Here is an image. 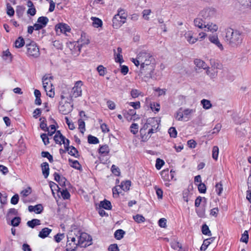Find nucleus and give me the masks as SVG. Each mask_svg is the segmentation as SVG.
<instances>
[{"label":"nucleus","mask_w":251,"mask_h":251,"mask_svg":"<svg viewBox=\"0 0 251 251\" xmlns=\"http://www.w3.org/2000/svg\"><path fill=\"white\" fill-rule=\"evenodd\" d=\"M155 66L156 60L153 56L150 53L142 52V75L145 81L157 79V76L154 74Z\"/></svg>","instance_id":"f257e3e1"},{"label":"nucleus","mask_w":251,"mask_h":251,"mask_svg":"<svg viewBox=\"0 0 251 251\" xmlns=\"http://www.w3.org/2000/svg\"><path fill=\"white\" fill-rule=\"evenodd\" d=\"M225 41L232 47L237 46L242 41V32L232 28H227L226 30Z\"/></svg>","instance_id":"f03ea898"},{"label":"nucleus","mask_w":251,"mask_h":251,"mask_svg":"<svg viewBox=\"0 0 251 251\" xmlns=\"http://www.w3.org/2000/svg\"><path fill=\"white\" fill-rule=\"evenodd\" d=\"M82 85L83 83L81 81H76L72 88H67L62 91V97L67 98L70 101H73V98H77L81 95Z\"/></svg>","instance_id":"7ed1b4c3"},{"label":"nucleus","mask_w":251,"mask_h":251,"mask_svg":"<svg viewBox=\"0 0 251 251\" xmlns=\"http://www.w3.org/2000/svg\"><path fill=\"white\" fill-rule=\"evenodd\" d=\"M61 101L59 102L58 109L60 113L66 115L69 113L73 109L72 101L68 100L67 98L62 97V93L61 95Z\"/></svg>","instance_id":"20e7f679"},{"label":"nucleus","mask_w":251,"mask_h":251,"mask_svg":"<svg viewBox=\"0 0 251 251\" xmlns=\"http://www.w3.org/2000/svg\"><path fill=\"white\" fill-rule=\"evenodd\" d=\"M77 244L82 248H85L92 244L91 237L85 232L78 233Z\"/></svg>","instance_id":"39448f33"},{"label":"nucleus","mask_w":251,"mask_h":251,"mask_svg":"<svg viewBox=\"0 0 251 251\" xmlns=\"http://www.w3.org/2000/svg\"><path fill=\"white\" fill-rule=\"evenodd\" d=\"M26 48L27 56L33 58H37L40 56L39 48L35 42H31L27 44Z\"/></svg>","instance_id":"423d86ee"},{"label":"nucleus","mask_w":251,"mask_h":251,"mask_svg":"<svg viewBox=\"0 0 251 251\" xmlns=\"http://www.w3.org/2000/svg\"><path fill=\"white\" fill-rule=\"evenodd\" d=\"M126 14L124 10L119 11L118 13L114 16L113 18V25L118 28L126 22Z\"/></svg>","instance_id":"0eeeda50"},{"label":"nucleus","mask_w":251,"mask_h":251,"mask_svg":"<svg viewBox=\"0 0 251 251\" xmlns=\"http://www.w3.org/2000/svg\"><path fill=\"white\" fill-rule=\"evenodd\" d=\"M158 121L155 118H150L147 120L143 128L144 130L149 129V132H153L158 127Z\"/></svg>","instance_id":"6e6552de"},{"label":"nucleus","mask_w":251,"mask_h":251,"mask_svg":"<svg viewBox=\"0 0 251 251\" xmlns=\"http://www.w3.org/2000/svg\"><path fill=\"white\" fill-rule=\"evenodd\" d=\"M216 15V10L215 9L210 7L203 9L199 14V16L204 20H209L215 17Z\"/></svg>","instance_id":"1a4fd4ad"},{"label":"nucleus","mask_w":251,"mask_h":251,"mask_svg":"<svg viewBox=\"0 0 251 251\" xmlns=\"http://www.w3.org/2000/svg\"><path fill=\"white\" fill-rule=\"evenodd\" d=\"M55 30L58 34H66L67 32H69L71 31V28L67 24L59 23L55 25Z\"/></svg>","instance_id":"9d476101"},{"label":"nucleus","mask_w":251,"mask_h":251,"mask_svg":"<svg viewBox=\"0 0 251 251\" xmlns=\"http://www.w3.org/2000/svg\"><path fill=\"white\" fill-rule=\"evenodd\" d=\"M68 46L72 54L77 55L80 52L81 47L77 42H70Z\"/></svg>","instance_id":"9b49d317"},{"label":"nucleus","mask_w":251,"mask_h":251,"mask_svg":"<svg viewBox=\"0 0 251 251\" xmlns=\"http://www.w3.org/2000/svg\"><path fill=\"white\" fill-rule=\"evenodd\" d=\"M208 39L211 43L215 45L220 50L222 51L224 50V47L221 43L217 35H210L208 36Z\"/></svg>","instance_id":"f8f14e48"},{"label":"nucleus","mask_w":251,"mask_h":251,"mask_svg":"<svg viewBox=\"0 0 251 251\" xmlns=\"http://www.w3.org/2000/svg\"><path fill=\"white\" fill-rule=\"evenodd\" d=\"M184 37L188 43L191 45L196 43L199 40V38L193 36V32L191 30L186 32L184 34Z\"/></svg>","instance_id":"ddd939ff"},{"label":"nucleus","mask_w":251,"mask_h":251,"mask_svg":"<svg viewBox=\"0 0 251 251\" xmlns=\"http://www.w3.org/2000/svg\"><path fill=\"white\" fill-rule=\"evenodd\" d=\"M146 106L150 107L152 111L157 113L160 110V106L158 103L151 102L148 100H146Z\"/></svg>","instance_id":"4468645a"},{"label":"nucleus","mask_w":251,"mask_h":251,"mask_svg":"<svg viewBox=\"0 0 251 251\" xmlns=\"http://www.w3.org/2000/svg\"><path fill=\"white\" fill-rule=\"evenodd\" d=\"M204 20V19L200 16L195 19L194 21L195 26L201 29L204 28L205 27L206 23Z\"/></svg>","instance_id":"2eb2a0df"},{"label":"nucleus","mask_w":251,"mask_h":251,"mask_svg":"<svg viewBox=\"0 0 251 251\" xmlns=\"http://www.w3.org/2000/svg\"><path fill=\"white\" fill-rule=\"evenodd\" d=\"M205 28H206L207 31L214 33L218 30L219 26L215 23L209 22L206 24Z\"/></svg>","instance_id":"dca6fc26"},{"label":"nucleus","mask_w":251,"mask_h":251,"mask_svg":"<svg viewBox=\"0 0 251 251\" xmlns=\"http://www.w3.org/2000/svg\"><path fill=\"white\" fill-rule=\"evenodd\" d=\"M28 209L30 212H34L37 214H39L43 210V207L40 204H37L35 206L30 205L28 206Z\"/></svg>","instance_id":"f3484780"},{"label":"nucleus","mask_w":251,"mask_h":251,"mask_svg":"<svg viewBox=\"0 0 251 251\" xmlns=\"http://www.w3.org/2000/svg\"><path fill=\"white\" fill-rule=\"evenodd\" d=\"M43 88L46 92L47 96L50 98H53L54 97V92L53 91L52 84L49 83V85H44Z\"/></svg>","instance_id":"a211bd4d"},{"label":"nucleus","mask_w":251,"mask_h":251,"mask_svg":"<svg viewBox=\"0 0 251 251\" xmlns=\"http://www.w3.org/2000/svg\"><path fill=\"white\" fill-rule=\"evenodd\" d=\"M118 53H114L115 60L116 62L121 64L124 62L123 56L122 55V49L120 47L117 48Z\"/></svg>","instance_id":"6ab92c4d"},{"label":"nucleus","mask_w":251,"mask_h":251,"mask_svg":"<svg viewBox=\"0 0 251 251\" xmlns=\"http://www.w3.org/2000/svg\"><path fill=\"white\" fill-rule=\"evenodd\" d=\"M53 176L54 177V179L56 181H57L61 186H66V182L67 181V179L65 177H64L63 176H61L57 173H55L54 174Z\"/></svg>","instance_id":"aec40b11"},{"label":"nucleus","mask_w":251,"mask_h":251,"mask_svg":"<svg viewBox=\"0 0 251 251\" xmlns=\"http://www.w3.org/2000/svg\"><path fill=\"white\" fill-rule=\"evenodd\" d=\"M43 175L45 178H47L49 175V165L47 162H44L41 165Z\"/></svg>","instance_id":"412c9836"},{"label":"nucleus","mask_w":251,"mask_h":251,"mask_svg":"<svg viewBox=\"0 0 251 251\" xmlns=\"http://www.w3.org/2000/svg\"><path fill=\"white\" fill-rule=\"evenodd\" d=\"M90 41L89 39L86 37L85 33H83L81 35V37L78 40L77 43L81 47L82 46L85 45H88Z\"/></svg>","instance_id":"4be33fe9"},{"label":"nucleus","mask_w":251,"mask_h":251,"mask_svg":"<svg viewBox=\"0 0 251 251\" xmlns=\"http://www.w3.org/2000/svg\"><path fill=\"white\" fill-rule=\"evenodd\" d=\"M52 231L51 229L48 227H45L43 228L41 231L39 233V237L41 238H45L51 233Z\"/></svg>","instance_id":"5701e85b"},{"label":"nucleus","mask_w":251,"mask_h":251,"mask_svg":"<svg viewBox=\"0 0 251 251\" xmlns=\"http://www.w3.org/2000/svg\"><path fill=\"white\" fill-rule=\"evenodd\" d=\"M194 64L199 69H205L207 68L206 64L203 60L200 59H195Z\"/></svg>","instance_id":"b1692460"},{"label":"nucleus","mask_w":251,"mask_h":251,"mask_svg":"<svg viewBox=\"0 0 251 251\" xmlns=\"http://www.w3.org/2000/svg\"><path fill=\"white\" fill-rule=\"evenodd\" d=\"M109 151L110 149L109 148V147L106 145L100 146L99 149V153L103 155V156L107 155L109 153Z\"/></svg>","instance_id":"393cba45"},{"label":"nucleus","mask_w":251,"mask_h":251,"mask_svg":"<svg viewBox=\"0 0 251 251\" xmlns=\"http://www.w3.org/2000/svg\"><path fill=\"white\" fill-rule=\"evenodd\" d=\"M77 247V244L68 242L67 240L66 251H76Z\"/></svg>","instance_id":"a878e982"},{"label":"nucleus","mask_w":251,"mask_h":251,"mask_svg":"<svg viewBox=\"0 0 251 251\" xmlns=\"http://www.w3.org/2000/svg\"><path fill=\"white\" fill-rule=\"evenodd\" d=\"M201 103L202 107L206 110L209 109L212 106L210 101L208 100L203 99L201 100Z\"/></svg>","instance_id":"bb28decb"},{"label":"nucleus","mask_w":251,"mask_h":251,"mask_svg":"<svg viewBox=\"0 0 251 251\" xmlns=\"http://www.w3.org/2000/svg\"><path fill=\"white\" fill-rule=\"evenodd\" d=\"M52 77L50 75H45L42 78L43 87L44 85H49V83L52 84L50 79H52Z\"/></svg>","instance_id":"cd10ccee"},{"label":"nucleus","mask_w":251,"mask_h":251,"mask_svg":"<svg viewBox=\"0 0 251 251\" xmlns=\"http://www.w3.org/2000/svg\"><path fill=\"white\" fill-rule=\"evenodd\" d=\"M131 183L129 181H123L118 187L125 191H126L129 189Z\"/></svg>","instance_id":"c85d7f7f"},{"label":"nucleus","mask_w":251,"mask_h":251,"mask_svg":"<svg viewBox=\"0 0 251 251\" xmlns=\"http://www.w3.org/2000/svg\"><path fill=\"white\" fill-rule=\"evenodd\" d=\"M196 110L195 109L186 108L182 110L184 118H189Z\"/></svg>","instance_id":"c756f323"},{"label":"nucleus","mask_w":251,"mask_h":251,"mask_svg":"<svg viewBox=\"0 0 251 251\" xmlns=\"http://www.w3.org/2000/svg\"><path fill=\"white\" fill-rule=\"evenodd\" d=\"M100 206L107 210H110L111 209V202L106 200L100 201Z\"/></svg>","instance_id":"7c9ffc66"},{"label":"nucleus","mask_w":251,"mask_h":251,"mask_svg":"<svg viewBox=\"0 0 251 251\" xmlns=\"http://www.w3.org/2000/svg\"><path fill=\"white\" fill-rule=\"evenodd\" d=\"M64 136L61 134L60 131H57L54 136V140L56 143L61 144Z\"/></svg>","instance_id":"2f4dec72"},{"label":"nucleus","mask_w":251,"mask_h":251,"mask_svg":"<svg viewBox=\"0 0 251 251\" xmlns=\"http://www.w3.org/2000/svg\"><path fill=\"white\" fill-rule=\"evenodd\" d=\"M40 224V221L37 219H34L27 222V225L31 228H34L36 226H38Z\"/></svg>","instance_id":"473e14b6"},{"label":"nucleus","mask_w":251,"mask_h":251,"mask_svg":"<svg viewBox=\"0 0 251 251\" xmlns=\"http://www.w3.org/2000/svg\"><path fill=\"white\" fill-rule=\"evenodd\" d=\"M78 233L75 236H73L72 234H69L67 237V240L68 242H71L72 243H74L77 244V247L79 246L78 244H77V240H78Z\"/></svg>","instance_id":"72a5a7b5"},{"label":"nucleus","mask_w":251,"mask_h":251,"mask_svg":"<svg viewBox=\"0 0 251 251\" xmlns=\"http://www.w3.org/2000/svg\"><path fill=\"white\" fill-rule=\"evenodd\" d=\"M48 22L49 19L47 17H40L37 20V23H39L44 27L46 26Z\"/></svg>","instance_id":"f704fd0d"},{"label":"nucleus","mask_w":251,"mask_h":251,"mask_svg":"<svg viewBox=\"0 0 251 251\" xmlns=\"http://www.w3.org/2000/svg\"><path fill=\"white\" fill-rule=\"evenodd\" d=\"M135 110H129V112L127 113H124V117L127 120H131L132 119V117L135 116Z\"/></svg>","instance_id":"c9c22d12"},{"label":"nucleus","mask_w":251,"mask_h":251,"mask_svg":"<svg viewBox=\"0 0 251 251\" xmlns=\"http://www.w3.org/2000/svg\"><path fill=\"white\" fill-rule=\"evenodd\" d=\"M25 44L24 39L21 37H19L15 42V46L16 48H20L22 47Z\"/></svg>","instance_id":"e433bc0d"},{"label":"nucleus","mask_w":251,"mask_h":251,"mask_svg":"<svg viewBox=\"0 0 251 251\" xmlns=\"http://www.w3.org/2000/svg\"><path fill=\"white\" fill-rule=\"evenodd\" d=\"M78 128L80 130V131L83 134L84 131H85V122L83 120L80 119L78 120Z\"/></svg>","instance_id":"4c0bfd02"},{"label":"nucleus","mask_w":251,"mask_h":251,"mask_svg":"<svg viewBox=\"0 0 251 251\" xmlns=\"http://www.w3.org/2000/svg\"><path fill=\"white\" fill-rule=\"evenodd\" d=\"M125 233V232L123 230L118 229L115 231L114 236L117 239L120 240L123 237Z\"/></svg>","instance_id":"58836bf2"},{"label":"nucleus","mask_w":251,"mask_h":251,"mask_svg":"<svg viewBox=\"0 0 251 251\" xmlns=\"http://www.w3.org/2000/svg\"><path fill=\"white\" fill-rule=\"evenodd\" d=\"M175 118L178 121H182L184 116L182 112V108H180L175 115Z\"/></svg>","instance_id":"ea45409f"},{"label":"nucleus","mask_w":251,"mask_h":251,"mask_svg":"<svg viewBox=\"0 0 251 251\" xmlns=\"http://www.w3.org/2000/svg\"><path fill=\"white\" fill-rule=\"evenodd\" d=\"M69 161L71 167L76 169H79L80 165L77 160H73L72 159H69Z\"/></svg>","instance_id":"a19ab883"},{"label":"nucleus","mask_w":251,"mask_h":251,"mask_svg":"<svg viewBox=\"0 0 251 251\" xmlns=\"http://www.w3.org/2000/svg\"><path fill=\"white\" fill-rule=\"evenodd\" d=\"M93 25L95 27H99L102 25V21L99 18L92 17Z\"/></svg>","instance_id":"79ce46f5"},{"label":"nucleus","mask_w":251,"mask_h":251,"mask_svg":"<svg viewBox=\"0 0 251 251\" xmlns=\"http://www.w3.org/2000/svg\"><path fill=\"white\" fill-rule=\"evenodd\" d=\"M219 154V148L217 146H214L212 149V158L217 160Z\"/></svg>","instance_id":"37998d69"},{"label":"nucleus","mask_w":251,"mask_h":251,"mask_svg":"<svg viewBox=\"0 0 251 251\" xmlns=\"http://www.w3.org/2000/svg\"><path fill=\"white\" fill-rule=\"evenodd\" d=\"M213 238H209L203 241V244L201 247V250L204 251L210 245L209 240H212Z\"/></svg>","instance_id":"c03bdc74"},{"label":"nucleus","mask_w":251,"mask_h":251,"mask_svg":"<svg viewBox=\"0 0 251 251\" xmlns=\"http://www.w3.org/2000/svg\"><path fill=\"white\" fill-rule=\"evenodd\" d=\"M97 70L100 76H104L106 73V69L102 65H99Z\"/></svg>","instance_id":"a18cd8bd"},{"label":"nucleus","mask_w":251,"mask_h":251,"mask_svg":"<svg viewBox=\"0 0 251 251\" xmlns=\"http://www.w3.org/2000/svg\"><path fill=\"white\" fill-rule=\"evenodd\" d=\"M88 141L89 143L93 144H98L99 142V140L97 137L92 135L88 136Z\"/></svg>","instance_id":"49530a36"},{"label":"nucleus","mask_w":251,"mask_h":251,"mask_svg":"<svg viewBox=\"0 0 251 251\" xmlns=\"http://www.w3.org/2000/svg\"><path fill=\"white\" fill-rule=\"evenodd\" d=\"M68 151H69V153L72 156L77 157L78 155V151L73 146L69 147V149Z\"/></svg>","instance_id":"de8ad7c7"},{"label":"nucleus","mask_w":251,"mask_h":251,"mask_svg":"<svg viewBox=\"0 0 251 251\" xmlns=\"http://www.w3.org/2000/svg\"><path fill=\"white\" fill-rule=\"evenodd\" d=\"M201 230L203 234L208 236L211 235V231L206 225L204 224L202 226Z\"/></svg>","instance_id":"09e8293b"},{"label":"nucleus","mask_w":251,"mask_h":251,"mask_svg":"<svg viewBox=\"0 0 251 251\" xmlns=\"http://www.w3.org/2000/svg\"><path fill=\"white\" fill-rule=\"evenodd\" d=\"M3 58L5 60L11 61L12 60L11 54L8 50L3 51Z\"/></svg>","instance_id":"8fccbe9b"},{"label":"nucleus","mask_w":251,"mask_h":251,"mask_svg":"<svg viewBox=\"0 0 251 251\" xmlns=\"http://www.w3.org/2000/svg\"><path fill=\"white\" fill-rule=\"evenodd\" d=\"M138 125L137 124H132L130 126V131L134 134H136L138 131Z\"/></svg>","instance_id":"3c124183"},{"label":"nucleus","mask_w":251,"mask_h":251,"mask_svg":"<svg viewBox=\"0 0 251 251\" xmlns=\"http://www.w3.org/2000/svg\"><path fill=\"white\" fill-rule=\"evenodd\" d=\"M169 133L171 137L176 138L177 136V131L174 127H171L169 129Z\"/></svg>","instance_id":"603ef678"},{"label":"nucleus","mask_w":251,"mask_h":251,"mask_svg":"<svg viewBox=\"0 0 251 251\" xmlns=\"http://www.w3.org/2000/svg\"><path fill=\"white\" fill-rule=\"evenodd\" d=\"M171 247L175 250H176L177 248L181 249L182 248L181 244L176 240H174L171 242Z\"/></svg>","instance_id":"864d4df0"},{"label":"nucleus","mask_w":251,"mask_h":251,"mask_svg":"<svg viewBox=\"0 0 251 251\" xmlns=\"http://www.w3.org/2000/svg\"><path fill=\"white\" fill-rule=\"evenodd\" d=\"M151 13V9H145L143 12L142 17L146 20H149L150 19L149 15Z\"/></svg>","instance_id":"5fc2aeb1"},{"label":"nucleus","mask_w":251,"mask_h":251,"mask_svg":"<svg viewBox=\"0 0 251 251\" xmlns=\"http://www.w3.org/2000/svg\"><path fill=\"white\" fill-rule=\"evenodd\" d=\"M164 162L160 158H157L156 161L155 167L157 170H160L164 165Z\"/></svg>","instance_id":"6e6d98bb"},{"label":"nucleus","mask_w":251,"mask_h":251,"mask_svg":"<svg viewBox=\"0 0 251 251\" xmlns=\"http://www.w3.org/2000/svg\"><path fill=\"white\" fill-rule=\"evenodd\" d=\"M216 191L218 195H220L223 191V185L221 182L218 183L215 186Z\"/></svg>","instance_id":"4d7b16f0"},{"label":"nucleus","mask_w":251,"mask_h":251,"mask_svg":"<svg viewBox=\"0 0 251 251\" xmlns=\"http://www.w3.org/2000/svg\"><path fill=\"white\" fill-rule=\"evenodd\" d=\"M249 239V235L248 233V231L247 230L245 231L244 233L242 235V237L240 239V241L242 242L247 243Z\"/></svg>","instance_id":"13d9d810"},{"label":"nucleus","mask_w":251,"mask_h":251,"mask_svg":"<svg viewBox=\"0 0 251 251\" xmlns=\"http://www.w3.org/2000/svg\"><path fill=\"white\" fill-rule=\"evenodd\" d=\"M42 156L43 157H47L50 161V162H51L53 161V157L49 153V152L47 151H42L41 153Z\"/></svg>","instance_id":"bf43d9fd"},{"label":"nucleus","mask_w":251,"mask_h":251,"mask_svg":"<svg viewBox=\"0 0 251 251\" xmlns=\"http://www.w3.org/2000/svg\"><path fill=\"white\" fill-rule=\"evenodd\" d=\"M61 194L64 199H68L70 197V194L66 189H63L62 191H61Z\"/></svg>","instance_id":"052dcab7"},{"label":"nucleus","mask_w":251,"mask_h":251,"mask_svg":"<svg viewBox=\"0 0 251 251\" xmlns=\"http://www.w3.org/2000/svg\"><path fill=\"white\" fill-rule=\"evenodd\" d=\"M158 225L161 227L165 228L167 226V220L165 218H161L158 221Z\"/></svg>","instance_id":"680f3d73"},{"label":"nucleus","mask_w":251,"mask_h":251,"mask_svg":"<svg viewBox=\"0 0 251 251\" xmlns=\"http://www.w3.org/2000/svg\"><path fill=\"white\" fill-rule=\"evenodd\" d=\"M198 189L200 193H205L206 192V186L203 183H201L198 185Z\"/></svg>","instance_id":"e2e57ef3"},{"label":"nucleus","mask_w":251,"mask_h":251,"mask_svg":"<svg viewBox=\"0 0 251 251\" xmlns=\"http://www.w3.org/2000/svg\"><path fill=\"white\" fill-rule=\"evenodd\" d=\"M21 221V219L19 217H15L11 221V225L14 226H17Z\"/></svg>","instance_id":"0e129e2a"},{"label":"nucleus","mask_w":251,"mask_h":251,"mask_svg":"<svg viewBox=\"0 0 251 251\" xmlns=\"http://www.w3.org/2000/svg\"><path fill=\"white\" fill-rule=\"evenodd\" d=\"M47 130L48 131V134L50 135V136H51L52 135V134L55 133V131H56V128H55V126L54 125H50V127L47 128Z\"/></svg>","instance_id":"69168bd1"},{"label":"nucleus","mask_w":251,"mask_h":251,"mask_svg":"<svg viewBox=\"0 0 251 251\" xmlns=\"http://www.w3.org/2000/svg\"><path fill=\"white\" fill-rule=\"evenodd\" d=\"M41 138H42V141L45 145H47L50 143L49 139L46 134L43 133L41 134Z\"/></svg>","instance_id":"338daca9"},{"label":"nucleus","mask_w":251,"mask_h":251,"mask_svg":"<svg viewBox=\"0 0 251 251\" xmlns=\"http://www.w3.org/2000/svg\"><path fill=\"white\" fill-rule=\"evenodd\" d=\"M111 171L112 173L116 176H119L120 174L119 168L115 165H113L111 167Z\"/></svg>","instance_id":"774afa93"}]
</instances>
